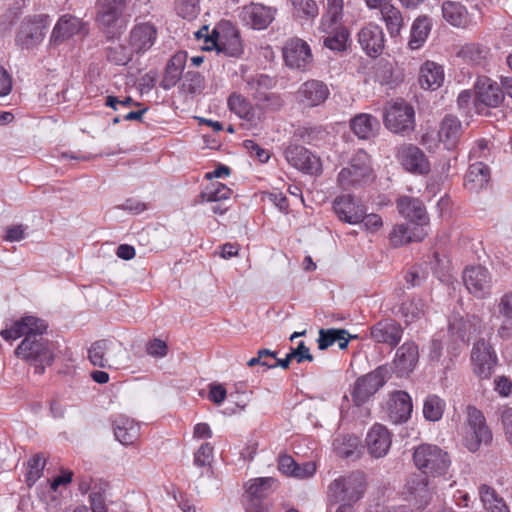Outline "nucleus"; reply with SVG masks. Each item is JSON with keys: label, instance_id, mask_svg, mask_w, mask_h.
Masks as SVG:
<instances>
[{"label": "nucleus", "instance_id": "58", "mask_svg": "<svg viewBox=\"0 0 512 512\" xmlns=\"http://www.w3.org/2000/svg\"><path fill=\"white\" fill-rule=\"evenodd\" d=\"M176 10L182 18L192 20L200 11L199 0H177Z\"/></svg>", "mask_w": 512, "mask_h": 512}, {"label": "nucleus", "instance_id": "52", "mask_svg": "<svg viewBox=\"0 0 512 512\" xmlns=\"http://www.w3.org/2000/svg\"><path fill=\"white\" fill-rule=\"evenodd\" d=\"M247 88L251 92L252 97L258 93H267L266 90L271 89L275 81L268 75L260 74L255 77L247 79Z\"/></svg>", "mask_w": 512, "mask_h": 512}, {"label": "nucleus", "instance_id": "14", "mask_svg": "<svg viewBox=\"0 0 512 512\" xmlns=\"http://www.w3.org/2000/svg\"><path fill=\"white\" fill-rule=\"evenodd\" d=\"M504 100V93L499 85L488 77H479L475 84L474 104L477 112H481V106L498 107Z\"/></svg>", "mask_w": 512, "mask_h": 512}, {"label": "nucleus", "instance_id": "43", "mask_svg": "<svg viewBox=\"0 0 512 512\" xmlns=\"http://www.w3.org/2000/svg\"><path fill=\"white\" fill-rule=\"evenodd\" d=\"M344 17V0H327L326 12L322 17V26L333 28L341 25Z\"/></svg>", "mask_w": 512, "mask_h": 512}, {"label": "nucleus", "instance_id": "49", "mask_svg": "<svg viewBox=\"0 0 512 512\" xmlns=\"http://www.w3.org/2000/svg\"><path fill=\"white\" fill-rule=\"evenodd\" d=\"M231 189L226 185L215 182L211 183L207 186L200 194V197L203 201L207 202H219L221 200H226L231 196Z\"/></svg>", "mask_w": 512, "mask_h": 512}, {"label": "nucleus", "instance_id": "44", "mask_svg": "<svg viewBox=\"0 0 512 512\" xmlns=\"http://www.w3.org/2000/svg\"><path fill=\"white\" fill-rule=\"evenodd\" d=\"M381 15L390 36L393 38L399 36L404 26V19L401 12L392 5L384 8Z\"/></svg>", "mask_w": 512, "mask_h": 512}, {"label": "nucleus", "instance_id": "2", "mask_svg": "<svg viewBox=\"0 0 512 512\" xmlns=\"http://www.w3.org/2000/svg\"><path fill=\"white\" fill-rule=\"evenodd\" d=\"M127 0H96L95 22L108 39L119 38L126 30Z\"/></svg>", "mask_w": 512, "mask_h": 512}, {"label": "nucleus", "instance_id": "7", "mask_svg": "<svg viewBox=\"0 0 512 512\" xmlns=\"http://www.w3.org/2000/svg\"><path fill=\"white\" fill-rule=\"evenodd\" d=\"M466 412V431L463 443L470 452H476L482 444L491 443L492 432L486 424L482 411L474 406H468Z\"/></svg>", "mask_w": 512, "mask_h": 512}, {"label": "nucleus", "instance_id": "29", "mask_svg": "<svg viewBox=\"0 0 512 512\" xmlns=\"http://www.w3.org/2000/svg\"><path fill=\"white\" fill-rule=\"evenodd\" d=\"M113 430L116 439L123 445H133L140 437L139 424L124 415H119L113 420Z\"/></svg>", "mask_w": 512, "mask_h": 512}, {"label": "nucleus", "instance_id": "41", "mask_svg": "<svg viewBox=\"0 0 512 512\" xmlns=\"http://www.w3.org/2000/svg\"><path fill=\"white\" fill-rule=\"evenodd\" d=\"M228 107L231 112L235 113L241 119L253 121L255 117L251 103L241 94L232 93L228 98Z\"/></svg>", "mask_w": 512, "mask_h": 512}, {"label": "nucleus", "instance_id": "56", "mask_svg": "<svg viewBox=\"0 0 512 512\" xmlns=\"http://www.w3.org/2000/svg\"><path fill=\"white\" fill-rule=\"evenodd\" d=\"M44 467L45 460H43L39 455H35L29 460L25 480L29 487L34 485L36 481L42 476Z\"/></svg>", "mask_w": 512, "mask_h": 512}, {"label": "nucleus", "instance_id": "26", "mask_svg": "<svg viewBox=\"0 0 512 512\" xmlns=\"http://www.w3.org/2000/svg\"><path fill=\"white\" fill-rule=\"evenodd\" d=\"M413 405L410 395L405 391H395L388 401V415L392 422H406L412 413Z\"/></svg>", "mask_w": 512, "mask_h": 512}, {"label": "nucleus", "instance_id": "42", "mask_svg": "<svg viewBox=\"0 0 512 512\" xmlns=\"http://www.w3.org/2000/svg\"><path fill=\"white\" fill-rule=\"evenodd\" d=\"M360 441L353 435H342L335 438L333 448L335 453L341 458H351L357 452Z\"/></svg>", "mask_w": 512, "mask_h": 512}, {"label": "nucleus", "instance_id": "53", "mask_svg": "<svg viewBox=\"0 0 512 512\" xmlns=\"http://www.w3.org/2000/svg\"><path fill=\"white\" fill-rule=\"evenodd\" d=\"M203 88V77L197 71H188L184 75V80L181 84V91L190 95L201 92Z\"/></svg>", "mask_w": 512, "mask_h": 512}, {"label": "nucleus", "instance_id": "61", "mask_svg": "<svg viewBox=\"0 0 512 512\" xmlns=\"http://www.w3.org/2000/svg\"><path fill=\"white\" fill-rule=\"evenodd\" d=\"M146 352L150 356L162 358L167 355L168 346L163 340L155 338L147 344Z\"/></svg>", "mask_w": 512, "mask_h": 512}, {"label": "nucleus", "instance_id": "25", "mask_svg": "<svg viewBox=\"0 0 512 512\" xmlns=\"http://www.w3.org/2000/svg\"><path fill=\"white\" fill-rule=\"evenodd\" d=\"M297 93L300 101L308 107L321 105L330 94L324 82L314 79L304 82Z\"/></svg>", "mask_w": 512, "mask_h": 512}, {"label": "nucleus", "instance_id": "57", "mask_svg": "<svg viewBox=\"0 0 512 512\" xmlns=\"http://www.w3.org/2000/svg\"><path fill=\"white\" fill-rule=\"evenodd\" d=\"M257 105L262 109L277 111L283 106L282 98L275 93H258L255 95Z\"/></svg>", "mask_w": 512, "mask_h": 512}, {"label": "nucleus", "instance_id": "48", "mask_svg": "<svg viewBox=\"0 0 512 512\" xmlns=\"http://www.w3.org/2000/svg\"><path fill=\"white\" fill-rule=\"evenodd\" d=\"M295 359L298 363H302L303 361H313V355L310 353L309 348L305 345L303 341H301L297 348L292 349L290 353L286 355L284 359H277L275 365L276 367L280 366L283 369H288L290 362Z\"/></svg>", "mask_w": 512, "mask_h": 512}, {"label": "nucleus", "instance_id": "18", "mask_svg": "<svg viewBox=\"0 0 512 512\" xmlns=\"http://www.w3.org/2000/svg\"><path fill=\"white\" fill-rule=\"evenodd\" d=\"M284 156L290 165L303 172L314 174L321 168L319 158L301 145H289Z\"/></svg>", "mask_w": 512, "mask_h": 512}, {"label": "nucleus", "instance_id": "36", "mask_svg": "<svg viewBox=\"0 0 512 512\" xmlns=\"http://www.w3.org/2000/svg\"><path fill=\"white\" fill-rule=\"evenodd\" d=\"M351 130L360 139H370L379 129L380 124L376 117L370 114H358L350 122Z\"/></svg>", "mask_w": 512, "mask_h": 512}, {"label": "nucleus", "instance_id": "50", "mask_svg": "<svg viewBox=\"0 0 512 512\" xmlns=\"http://www.w3.org/2000/svg\"><path fill=\"white\" fill-rule=\"evenodd\" d=\"M109 348V341L102 339L94 342L88 350V358L94 366L106 367L107 358L106 351Z\"/></svg>", "mask_w": 512, "mask_h": 512}, {"label": "nucleus", "instance_id": "45", "mask_svg": "<svg viewBox=\"0 0 512 512\" xmlns=\"http://www.w3.org/2000/svg\"><path fill=\"white\" fill-rule=\"evenodd\" d=\"M399 312L407 324L412 323L425 315V303L422 299H411L403 302Z\"/></svg>", "mask_w": 512, "mask_h": 512}, {"label": "nucleus", "instance_id": "63", "mask_svg": "<svg viewBox=\"0 0 512 512\" xmlns=\"http://www.w3.org/2000/svg\"><path fill=\"white\" fill-rule=\"evenodd\" d=\"M243 145L251 153V155H254L261 163H266L269 160V152L261 148L253 140H245Z\"/></svg>", "mask_w": 512, "mask_h": 512}, {"label": "nucleus", "instance_id": "62", "mask_svg": "<svg viewBox=\"0 0 512 512\" xmlns=\"http://www.w3.org/2000/svg\"><path fill=\"white\" fill-rule=\"evenodd\" d=\"M316 472V465L313 462H305L303 464L296 463L292 477L297 479H306L313 476Z\"/></svg>", "mask_w": 512, "mask_h": 512}, {"label": "nucleus", "instance_id": "9", "mask_svg": "<svg viewBox=\"0 0 512 512\" xmlns=\"http://www.w3.org/2000/svg\"><path fill=\"white\" fill-rule=\"evenodd\" d=\"M415 112L411 105L401 100L392 103L384 113V125L393 133L407 134L414 130Z\"/></svg>", "mask_w": 512, "mask_h": 512}, {"label": "nucleus", "instance_id": "51", "mask_svg": "<svg viewBox=\"0 0 512 512\" xmlns=\"http://www.w3.org/2000/svg\"><path fill=\"white\" fill-rule=\"evenodd\" d=\"M293 14L299 19H314L318 15V6L314 0H292Z\"/></svg>", "mask_w": 512, "mask_h": 512}, {"label": "nucleus", "instance_id": "10", "mask_svg": "<svg viewBox=\"0 0 512 512\" xmlns=\"http://www.w3.org/2000/svg\"><path fill=\"white\" fill-rule=\"evenodd\" d=\"M282 54L286 66L290 69L305 72L313 65L314 58L310 45L301 38L288 39L282 48Z\"/></svg>", "mask_w": 512, "mask_h": 512}, {"label": "nucleus", "instance_id": "19", "mask_svg": "<svg viewBox=\"0 0 512 512\" xmlns=\"http://www.w3.org/2000/svg\"><path fill=\"white\" fill-rule=\"evenodd\" d=\"M403 334L402 326L394 319L387 318L377 322L370 328V337L377 343L396 347Z\"/></svg>", "mask_w": 512, "mask_h": 512}, {"label": "nucleus", "instance_id": "11", "mask_svg": "<svg viewBox=\"0 0 512 512\" xmlns=\"http://www.w3.org/2000/svg\"><path fill=\"white\" fill-rule=\"evenodd\" d=\"M474 374L480 379H489L498 364L497 354L489 341L479 339L471 351Z\"/></svg>", "mask_w": 512, "mask_h": 512}, {"label": "nucleus", "instance_id": "1", "mask_svg": "<svg viewBox=\"0 0 512 512\" xmlns=\"http://www.w3.org/2000/svg\"><path fill=\"white\" fill-rule=\"evenodd\" d=\"M47 328L43 319L24 316L14 321L9 328L3 329L0 336L6 341L24 337L14 351L16 357L33 365L36 373L43 374L46 366L54 361L52 344L43 337Z\"/></svg>", "mask_w": 512, "mask_h": 512}, {"label": "nucleus", "instance_id": "37", "mask_svg": "<svg viewBox=\"0 0 512 512\" xmlns=\"http://www.w3.org/2000/svg\"><path fill=\"white\" fill-rule=\"evenodd\" d=\"M443 18L454 27H466L469 14L464 5L455 1H444L442 4Z\"/></svg>", "mask_w": 512, "mask_h": 512}, {"label": "nucleus", "instance_id": "17", "mask_svg": "<svg viewBox=\"0 0 512 512\" xmlns=\"http://www.w3.org/2000/svg\"><path fill=\"white\" fill-rule=\"evenodd\" d=\"M419 361V348L414 341H406L397 348L392 365L398 377H406L412 373Z\"/></svg>", "mask_w": 512, "mask_h": 512}, {"label": "nucleus", "instance_id": "40", "mask_svg": "<svg viewBox=\"0 0 512 512\" xmlns=\"http://www.w3.org/2000/svg\"><path fill=\"white\" fill-rule=\"evenodd\" d=\"M479 494L484 508L489 512H510L504 499L488 485L479 487Z\"/></svg>", "mask_w": 512, "mask_h": 512}, {"label": "nucleus", "instance_id": "46", "mask_svg": "<svg viewBox=\"0 0 512 512\" xmlns=\"http://www.w3.org/2000/svg\"><path fill=\"white\" fill-rule=\"evenodd\" d=\"M445 410V402L437 395H429L424 401L423 415L428 421H438Z\"/></svg>", "mask_w": 512, "mask_h": 512}, {"label": "nucleus", "instance_id": "34", "mask_svg": "<svg viewBox=\"0 0 512 512\" xmlns=\"http://www.w3.org/2000/svg\"><path fill=\"white\" fill-rule=\"evenodd\" d=\"M490 180V169L481 161L470 164L465 175V187L477 192L483 189Z\"/></svg>", "mask_w": 512, "mask_h": 512}, {"label": "nucleus", "instance_id": "13", "mask_svg": "<svg viewBox=\"0 0 512 512\" xmlns=\"http://www.w3.org/2000/svg\"><path fill=\"white\" fill-rule=\"evenodd\" d=\"M463 282L468 291L479 299H484L491 293V274L481 265L466 268L463 272Z\"/></svg>", "mask_w": 512, "mask_h": 512}, {"label": "nucleus", "instance_id": "22", "mask_svg": "<svg viewBox=\"0 0 512 512\" xmlns=\"http://www.w3.org/2000/svg\"><path fill=\"white\" fill-rule=\"evenodd\" d=\"M358 42L367 55L376 57L384 49V32L380 26L369 24L359 31Z\"/></svg>", "mask_w": 512, "mask_h": 512}, {"label": "nucleus", "instance_id": "30", "mask_svg": "<svg viewBox=\"0 0 512 512\" xmlns=\"http://www.w3.org/2000/svg\"><path fill=\"white\" fill-rule=\"evenodd\" d=\"M157 31L149 23L136 25L130 32V46L136 53L145 52L150 49L156 39Z\"/></svg>", "mask_w": 512, "mask_h": 512}, {"label": "nucleus", "instance_id": "23", "mask_svg": "<svg viewBox=\"0 0 512 512\" xmlns=\"http://www.w3.org/2000/svg\"><path fill=\"white\" fill-rule=\"evenodd\" d=\"M480 322V318L476 315L453 314L449 319L448 330L452 337L468 342L471 335L477 331Z\"/></svg>", "mask_w": 512, "mask_h": 512}, {"label": "nucleus", "instance_id": "54", "mask_svg": "<svg viewBox=\"0 0 512 512\" xmlns=\"http://www.w3.org/2000/svg\"><path fill=\"white\" fill-rule=\"evenodd\" d=\"M109 487L108 483H99L89 495L92 512H107L105 504V493Z\"/></svg>", "mask_w": 512, "mask_h": 512}, {"label": "nucleus", "instance_id": "5", "mask_svg": "<svg viewBox=\"0 0 512 512\" xmlns=\"http://www.w3.org/2000/svg\"><path fill=\"white\" fill-rule=\"evenodd\" d=\"M413 460L423 474L432 476L445 475L451 465L448 453L432 444L418 446L414 451Z\"/></svg>", "mask_w": 512, "mask_h": 512}, {"label": "nucleus", "instance_id": "4", "mask_svg": "<svg viewBox=\"0 0 512 512\" xmlns=\"http://www.w3.org/2000/svg\"><path fill=\"white\" fill-rule=\"evenodd\" d=\"M373 179L370 156L364 150H358L352 156L349 165L338 174V183L344 190L361 187Z\"/></svg>", "mask_w": 512, "mask_h": 512}, {"label": "nucleus", "instance_id": "27", "mask_svg": "<svg viewBox=\"0 0 512 512\" xmlns=\"http://www.w3.org/2000/svg\"><path fill=\"white\" fill-rule=\"evenodd\" d=\"M427 235L423 227L413 224H397L389 234V240L392 246L400 247L412 242H420Z\"/></svg>", "mask_w": 512, "mask_h": 512}, {"label": "nucleus", "instance_id": "31", "mask_svg": "<svg viewBox=\"0 0 512 512\" xmlns=\"http://www.w3.org/2000/svg\"><path fill=\"white\" fill-rule=\"evenodd\" d=\"M462 135V125L457 117L447 115L440 123L438 137L447 150H452L456 147Z\"/></svg>", "mask_w": 512, "mask_h": 512}, {"label": "nucleus", "instance_id": "21", "mask_svg": "<svg viewBox=\"0 0 512 512\" xmlns=\"http://www.w3.org/2000/svg\"><path fill=\"white\" fill-rule=\"evenodd\" d=\"M396 204L399 214L413 225L423 227L428 223L426 208L421 200L410 196H401L397 199Z\"/></svg>", "mask_w": 512, "mask_h": 512}, {"label": "nucleus", "instance_id": "3", "mask_svg": "<svg viewBox=\"0 0 512 512\" xmlns=\"http://www.w3.org/2000/svg\"><path fill=\"white\" fill-rule=\"evenodd\" d=\"M366 488L365 474L354 471L332 481L328 486V494L335 502L349 503L354 506L364 496Z\"/></svg>", "mask_w": 512, "mask_h": 512}, {"label": "nucleus", "instance_id": "6", "mask_svg": "<svg viewBox=\"0 0 512 512\" xmlns=\"http://www.w3.org/2000/svg\"><path fill=\"white\" fill-rule=\"evenodd\" d=\"M206 44L207 50L215 49L232 57L239 56L243 50L239 31L230 21L219 22L206 38Z\"/></svg>", "mask_w": 512, "mask_h": 512}, {"label": "nucleus", "instance_id": "35", "mask_svg": "<svg viewBox=\"0 0 512 512\" xmlns=\"http://www.w3.org/2000/svg\"><path fill=\"white\" fill-rule=\"evenodd\" d=\"M444 81V71L440 65L427 61L420 69L419 84L428 90L438 89Z\"/></svg>", "mask_w": 512, "mask_h": 512}, {"label": "nucleus", "instance_id": "47", "mask_svg": "<svg viewBox=\"0 0 512 512\" xmlns=\"http://www.w3.org/2000/svg\"><path fill=\"white\" fill-rule=\"evenodd\" d=\"M334 26L335 28L333 29V33L324 39L323 45L332 51L341 52L346 49L349 32L342 25Z\"/></svg>", "mask_w": 512, "mask_h": 512}, {"label": "nucleus", "instance_id": "12", "mask_svg": "<svg viewBox=\"0 0 512 512\" xmlns=\"http://www.w3.org/2000/svg\"><path fill=\"white\" fill-rule=\"evenodd\" d=\"M48 25L47 15H37L26 19L21 23L16 36V44L26 49L35 47L42 42Z\"/></svg>", "mask_w": 512, "mask_h": 512}, {"label": "nucleus", "instance_id": "20", "mask_svg": "<svg viewBox=\"0 0 512 512\" xmlns=\"http://www.w3.org/2000/svg\"><path fill=\"white\" fill-rule=\"evenodd\" d=\"M275 10L259 3H250L242 8V21L253 29H265L274 19Z\"/></svg>", "mask_w": 512, "mask_h": 512}, {"label": "nucleus", "instance_id": "32", "mask_svg": "<svg viewBox=\"0 0 512 512\" xmlns=\"http://www.w3.org/2000/svg\"><path fill=\"white\" fill-rule=\"evenodd\" d=\"M82 28V21L72 15H63L56 23L52 34L51 41L54 44L62 43L70 37L78 34Z\"/></svg>", "mask_w": 512, "mask_h": 512}, {"label": "nucleus", "instance_id": "28", "mask_svg": "<svg viewBox=\"0 0 512 512\" xmlns=\"http://www.w3.org/2000/svg\"><path fill=\"white\" fill-rule=\"evenodd\" d=\"M409 500L417 509H424L432 500L433 491L426 476H415L407 483Z\"/></svg>", "mask_w": 512, "mask_h": 512}, {"label": "nucleus", "instance_id": "24", "mask_svg": "<svg viewBox=\"0 0 512 512\" xmlns=\"http://www.w3.org/2000/svg\"><path fill=\"white\" fill-rule=\"evenodd\" d=\"M391 442L390 432L381 424L373 425L366 436L367 449L375 458L385 456L390 449Z\"/></svg>", "mask_w": 512, "mask_h": 512}, {"label": "nucleus", "instance_id": "33", "mask_svg": "<svg viewBox=\"0 0 512 512\" xmlns=\"http://www.w3.org/2000/svg\"><path fill=\"white\" fill-rule=\"evenodd\" d=\"M186 59V52H178L171 57L166 65L164 76L160 82V86L163 89L169 90L178 83L185 67Z\"/></svg>", "mask_w": 512, "mask_h": 512}, {"label": "nucleus", "instance_id": "64", "mask_svg": "<svg viewBox=\"0 0 512 512\" xmlns=\"http://www.w3.org/2000/svg\"><path fill=\"white\" fill-rule=\"evenodd\" d=\"M498 312L506 319H512V292L505 293L499 300Z\"/></svg>", "mask_w": 512, "mask_h": 512}, {"label": "nucleus", "instance_id": "8", "mask_svg": "<svg viewBox=\"0 0 512 512\" xmlns=\"http://www.w3.org/2000/svg\"><path fill=\"white\" fill-rule=\"evenodd\" d=\"M390 375L391 369L387 365H381L366 375L357 378L351 392L354 404L361 406L367 402L387 382Z\"/></svg>", "mask_w": 512, "mask_h": 512}, {"label": "nucleus", "instance_id": "55", "mask_svg": "<svg viewBox=\"0 0 512 512\" xmlns=\"http://www.w3.org/2000/svg\"><path fill=\"white\" fill-rule=\"evenodd\" d=\"M487 49L477 44H467L459 52V55L472 64H481L485 59Z\"/></svg>", "mask_w": 512, "mask_h": 512}, {"label": "nucleus", "instance_id": "39", "mask_svg": "<svg viewBox=\"0 0 512 512\" xmlns=\"http://www.w3.org/2000/svg\"><path fill=\"white\" fill-rule=\"evenodd\" d=\"M276 480L272 477H261L249 480L245 484L244 497L265 499L272 491Z\"/></svg>", "mask_w": 512, "mask_h": 512}, {"label": "nucleus", "instance_id": "59", "mask_svg": "<svg viewBox=\"0 0 512 512\" xmlns=\"http://www.w3.org/2000/svg\"><path fill=\"white\" fill-rule=\"evenodd\" d=\"M107 58L116 65H126L131 61L132 54L124 46L118 45L109 49Z\"/></svg>", "mask_w": 512, "mask_h": 512}, {"label": "nucleus", "instance_id": "16", "mask_svg": "<svg viewBox=\"0 0 512 512\" xmlns=\"http://www.w3.org/2000/svg\"><path fill=\"white\" fill-rule=\"evenodd\" d=\"M396 156L405 170L424 175L430 171V163L423 151L412 144H405L397 149Z\"/></svg>", "mask_w": 512, "mask_h": 512}, {"label": "nucleus", "instance_id": "60", "mask_svg": "<svg viewBox=\"0 0 512 512\" xmlns=\"http://www.w3.org/2000/svg\"><path fill=\"white\" fill-rule=\"evenodd\" d=\"M213 457V447L210 443H203L194 454V464L199 467L209 465Z\"/></svg>", "mask_w": 512, "mask_h": 512}, {"label": "nucleus", "instance_id": "38", "mask_svg": "<svg viewBox=\"0 0 512 512\" xmlns=\"http://www.w3.org/2000/svg\"><path fill=\"white\" fill-rule=\"evenodd\" d=\"M431 27V20L427 16L417 17L411 27V36L408 43L409 47L413 50L420 48L426 41Z\"/></svg>", "mask_w": 512, "mask_h": 512}, {"label": "nucleus", "instance_id": "15", "mask_svg": "<svg viewBox=\"0 0 512 512\" xmlns=\"http://www.w3.org/2000/svg\"><path fill=\"white\" fill-rule=\"evenodd\" d=\"M333 208L339 219L349 224L361 223L367 212L365 205L350 194L336 197Z\"/></svg>", "mask_w": 512, "mask_h": 512}]
</instances>
